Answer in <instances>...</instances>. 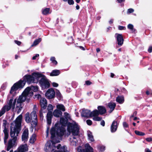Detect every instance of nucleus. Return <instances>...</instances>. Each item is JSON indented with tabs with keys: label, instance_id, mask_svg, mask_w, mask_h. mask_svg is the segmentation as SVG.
Segmentation results:
<instances>
[{
	"label": "nucleus",
	"instance_id": "obj_34",
	"mask_svg": "<svg viewBox=\"0 0 152 152\" xmlns=\"http://www.w3.org/2000/svg\"><path fill=\"white\" fill-rule=\"evenodd\" d=\"M4 142L5 144L7 142V140L8 138V132H4Z\"/></svg>",
	"mask_w": 152,
	"mask_h": 152
},
{
	"label": "nucleus",
	"instance_id": "obj_33",
	"mask_svg": "<svg viewBox=\"0 0 152 152\" xmlns=\"http://www.w3.org/2000/svg\"><path fill=\"white\" fill-rule=\"evenodd\" d=\"M36 140V135H33L30 139V142L31 143H33Z\"/></svg>",
	"mask_w": 152,
	"mask_h": 152
},
{
	"label": "nucleus",
	"instance_id": "obj_12",
	"mask_svg": "<svg viewBox=\"0 0 152 152\" xmlns=\"http://www.w3.org/2000/svg\"><path fill=\"white\" fill-rule=\"evenodd\" d=\"M34 73H33L32 74L33 76L28 75L26 76L25 77L26 81L29 84L32 83H35L37 82L35 81V79H36V78L33 75Z\"/></svg>",
	"mask_w": 152,
	"mask_h": 152
},
{
	"label": "nucleus",
	"instance_id": "obj_7",
	"mask_svg": "<svg viewBox=\"0 0 152 152\" xmlns=\"http://www.w3.org/2000/svg\"><path fill=\"white\" fill-rule=\"evenodd\" d=\"M53 107L51 104H49L48 106V112L47 115V121L48 124L50 125L51 123V119L53 117L52 111Z\"/></svg>",
	"mask_w": 152,
	"mask_h": 152
},
{
	"label": "nucleus",
	"instance_id": "obj_11",
	"mask_svg": "<svg viewBox=\"0 0 152 152\" xmlns=\"http://www.w3.org/2000/svg\"><path fill=\"white\" fill-rule=\"evenodd\" d=\"M46 96L48 99H52L54 97L55 92L52 88L49 89L45 94Z\"/></svg>",
	"mask_w": 152,
	"mask_h": 152
},
{
	"label": "nucleus",
	"instance_id": "obj_53",
	"mask_svg": "<svg viewBox=\"0 0 152 152\" xmlns=\"http://www.w3.org/2000/svg\"><path fill=\"white\" fill-rule=\"evenodd\" d=\"M148 51L149 53H151L152 51V46L150 47L148 49Z\"/></svg>",
	"mask_w": 152,
	"mask_h": 152
},
{
	"label": "nucleus",
	"instance_id": "obj_27",
	"mask_svg": "<svg viewBox=\"0 0 152 152\" xmlns=\"http://www.w3.org/2000/svg\"><path fill=\"white\" fill-rule=\"evenodd\" d=\"M28 88H30V89L29 90L28 93L30 92L33 93V92L31 91L32 90H33L34 92L38 90V87L37 86H32L31 87H28Z\"/></svg>",
	"mask_w": 152,
	"mask_h": 152
},
{
	"label": "nucleus",
	"instance_id": "obj_1",
	"mask_svg": "<svg viewBox=\"0 0 152 152\" xmlns=\"http://www.w3.org/2000/svg\"><path fill=\"white\" fill-rule=\"evenodd\" d=\"M22 115H20L16 119L15 121L11 124L10 135L12 139L8 142L7 150L9 151L10 149L17 145L16 141L17 137L19 133V128L21 126Z\"/></svg>",
	"mask_w": 152,
	"mask_h": 152
},
{
	"label": "nucleus",
	"instance_id": "obj_20",
	"mask_svg": "<svg viewBox=\"0 0 152 152\" xmlns=\"http://www.w3.org/2000/svg\"><path fill=\"white\" fill-rule=\"evenodd\" d=\"M9 110V107L5 106H4L0 112V117L6 111H8Z\"/></svg>",
	"mask_w": 152,
	"mask_h": 152
},
{
	"label": "nucleus",
	"instance_id": "obj_26",
	"mask_svg": "<svg viewBox=\"0 0 152 152\" xmlns=\"http://www.w3.org/2000/svg\"><path fill=\"white\" fill-rule=\"evenodd\" d=\"M25 119L27 123H29L31 121V119L30 117L29 113H27L25 115Z\"/></svg>",
	"mask_w": 152,
	"mask_h": 152
},
{
	"label": "nucleus",
	"instance_id": "obj_44",
	"mask_svg": "<svg viewBox=\"0 0 152 152\" xmlns=\"http://www.w3.org/2000/svg\"><path fill=\"white\" fill-rule=\"evenodd\" d=\"M134 11V10L132 8H130L129 9H128L127 11V12L129 13H132Z\"/></svg>",
	"mask_w": 152,
	"mask_h": 152
},
{
	"label": "nucleus",
	"instance_id": "obj_51",
	"mask_svg": "<svg viewBox=\"0 0 152 152\" xmlns=\"http://www.w3.org/2000/svg\"><path fill=\"white\" fill-rule=\"evenodd\" d=\"M124 27L121 26H119L118 27V29L119 30H122L123 29H124Z\"/></svg>",
	"mask_w": 152,
	"mask_h": 152
},
{
	"label": "nucleus",
	"instance_id": "obj_19",
	"mask_svg": "<svg viewBox=\"0 0 152 152\" xmlns=\"http://www.w3.org/2000/svg\"><path fill=\"white\" fill-rule=\"evenodd\" d=\"M98 111L100 114L102 115L105 113L106 110L105 107L102 106H99L98 107Z\"/></svg>",
	"mask_w": 152,
	"mask_h": 152
},
{
	"label": "nucleus",
	"instance_id": "obj_6",
	"mask_svg": "<svg viewBox=\"0 0 152 152\" xmlns=\"http://www.w3.org/2000/svg\"><path fill=\"white\" fill-rule=\"evenodd\" d=\"M51 142L50 141H48L46 144L44 148L45 151L46 152H51L52 151L55 150L56 148L57 149H59L61 146L60 144L56 146L53 143L51 145Z\"/></svg>",
	"mask_w": 152,
	"mask_h": 152
},
{
	"label": "nucleus",
	"instance_id": "obj_48",
	"mask_svg": "<svg viewBox=\"0 0 152 152\" xmlns=\"http://www.w3.org/2000/svg\"><path fill=\"white\" fill-rule=\"evenodd\" d=\"M123 125L124 127H128V125L126 122H124L123 123Z\"/></svg>",
	"mask_w": 152,
	"mask_h": 152
},
{
	"label": "nucleus",
	"instance_id": "obj_37",
	"mask_svg": "<svg viewBox=\"0 0 152 152\" xmlns=\"http://www.w3.org/2000/svg\"><path fill=\"white\" fill-rule=\"evenodd\" d=\"M128 28L130 29L132 31H133L134 32L135 31V29H134V26H133L132 24H129L128 25Z\"/></svg>",
	"mask_w": 152,
	"mask_h": 152
},
{
	"label": "nucleus",
	"instance_id": "obj_42",
	"mask_svg": "<svg viewBox=\"0 0 152 152\" xmlns=\"http://www.w3.org/2000/svg\"><path fill=\"white\" fill-rule=\"evenodd\" d=\"M50 60L52 61V62L55 65H56L57 64V61L55 60V58L54 57H52L50 58Z\"/></svg>",
	"mask_w": 152,
	"mask_h": 152
},
{
	"label": "nucleus",
	"instance_id": "obj_25",
	"mask_svg": "<svg viewBox=\"0 0 152 152\" xmlns=\"http://www.w3.org/2000/svg\"><path fill=\"white\" fill-rule=\"evenodd\" d=\"M60 74V72L58 70H53L50 73V75L51 76H56Z\"/></svg>",
	"mask_w": 152,
	"mask_h": 152
},
{
	"label": "nucleus",
	"instance_id": "obj_16",
	"mask_svg": "<svg viewBox=\"0 0 152 152\" xmlns=\"http://www.w3.org/2000/svg\"><path fill=\"white\" fill-rule=\"evenodd\" d=\"M40 104L42 108L45 109L47 105V102L46 99L44 98H42L40 100Z\"/></svg>",
	"mask_w": 152,
	"mask_h": 152
},
{
	"label": "nucleus",
	"instance_id": "obj_32",
	"mask_svg": "<svg viewBox=\"0 0 152 152\" xmlns=\"http://www.w3.org/2000/svg\"><path fill=\"white\" fill-rule=\"evenodd\" d=\"M7 121L5 120H3V126L4 127V129L3 130V132H8V131L6 128Z\"/></svg>",
	"mask_w": 152,
	"mask_h": 152
},
{
	"label": "nucleus",
	"instance_id": "obj_21",
	"mask_svg": "<svg viewBox=\"0 0 152 152\" xmlns=\"http://www.w3.org/2000/svg\"><path fill=\"white\" fill-rule=\"evenodd\" d=\"M108 106L110 109V113H111L114 109L116 106V104L114 103L110 102L108 103Z\"/></svg>",
	"mask_w": 152,
	"mask_h": 152
},
{
	"label": "nucleus",
	"instance_id": "obj_5",
	"mask_svg": "<svg viewBox=\"0 0 152 152\" xmlns=\"http://www.w3.org/2000/svg\"><path fill=\"white\" fill-rule=\"evenodd\" d=\"M33 75L36 78L37 82L39 80V82L42 88H48L49 87L50 83L45 75L39 73H34Z\"/></svg>",
	"mask_w": 152,
	"mask_h": 152
},
{
	"label": "nucleus",
	"instance_id": "obj_50",
	"mask_svg": "<svg viewBox=\"0 0 152 152\" xmlns=\"http://www.w3.org/2000/svg\"><path fill=\"white\" fill-rule=\"evenodd\" d=\"M86 84L87 85H89L91 84V83L88 80L86 81Z\"/></svg>",
	"mask_w": 152,
	"mask_h": 152
},
{
	"label": "nucleus",
	"instance_id": "obj_49",
	"mask_svg": "<svg viewBox=\"0 0 152 152\" xmlns=\"http://www.w3.org/2000/svg\"><path fill=\"white\" fill-rule=\"evenodd\" d=\"M15 42L18 45H20L21 44V42H20L17 40H15Z\"/></svg>",
	"mask_w": 152,
	"mask_h": 152
},
{
	"label": "nucleus",
	"instance_id": "obj_22",
	"mask_svg": "<svg viewBox=\"0 0 152 152\" xmlns=\"http://www.w3.org/2000/svg\"><path fill=\"white\" fill-rule=\"evenodd\" d=\"M62 114V112L61 111L58 110H55L53 112V115L57 117H60V115H61Z\"/></svg>",
	"mask_w": 152,
	"mask_h": 152
},
{
	"label": "nucleus",
	"instance_id": "obj_63",
	"mask_svg": "<svg viewBox=\"0 0 152 152\" xmlns=\"http://www.w3.org/2000/svg\"><path fill=\"white\" fill-rule=\"evenodd\" d=\"M114 75L112 73H111V77H113L114 76Z\"/></svg>",
	"mask_w": 152,
	"mask_h": 152
},
{
	"label": "nucleus",
	"instance_id": "obj_38",
	"mask_svg": "<svg viewBox=\"0 0 152 152\" xmlns=\"http://www.w3.org/2000/svg\"><path fill=\"white\" fill-rule=\"evenodd\" d=\"M102 119V118L96 116L93 118V119L95 121H100Z\"/></svg>",
	"mask_w": 152,
	"mask_h": 152
},
{
	"label": "nucleus",
	"instance_id": "obj_39",
	"mask_svg": "<svg viewBox=\"0 0 152 152\" xmlns=\"http://www.w3.org/2000/svg\"><path fill=\"white\" fill-rule=\"evenodd\" d=\"M66 146H64L63 147H60L59 149L61 150V152H68L65 149Z\"/></svg>",
	"mask_w": 152,
	"mask_h": 152
},
{
	"label": "nucleus",
	"instance_id": "obj_17",
	"mask_svg": "<svg viewBox=\"0 0 152 152\" xmlns=\"http://www.w3.org/2000/svg\"><path fill=\"white\" fill-rule=\"evenodd\" d=\"M31 120L33 122H34V124H36L37 121V117L35 111H33L31 114Z\"/></svg>",
	"mask_w": 152,
	"mask_h": 152
},
{
	"label": "nucleus",
	"instance_id": "obj_9",
	"mask_svg": "<svg viewBox=\"0 0 152 152\" xmlns=\"http://www.w3.org/2000/svg\"><path fill=\"white\" fill-rule=\"evenodd\" d=\"M28 150V148L27 145H21L18 147L17 150L14 152H26ZM1 152H6L4 151H2ZM10 152H13V150H11Z\"/></svg>",
	"mask_w": 152,
	"mask_h": 152
},
{
	"label": "nucleus",
	"instance_id": "obj_18",
	"mask_svg": "<svg viewBox=\"0 0 152 152\" xmlns=\"http://www.w3.org/2000/svg\"><path fill=\"white\" fill-rule=\"evenodd\" d=\"M81 115L83 117L87 118L91 117V112L88 110H84L82 112Z\"/></svg>",
	"mask_w": 152,
	"mask_h": 152
},
{
	"label": "nucleus",
	"instance_id": "obj_24",
	"mask_svg": "<svg viewBox=\"0 0 152 152\" xmlns=\"http://www.w3.org/2000/svg\"><path fill=\"white\" fill-rule=\"evenodd\" d=\"M99 114L98 111L96 110L92 112H91V117H95L96 116H97Z\"/></svg>",
	"mask_w": 152,
	"mask_h": 152
},
{
	"label": "nucleus",
	"instance_id": "obj_35",
	"mask_svg": "<svg viewBox=\"0 0 152 152\" xmlns=\"http://www.w3.org/2000/svg\"><path fill=\"white\" fill-rule=\"evenodd\" d=\"M135 133L137 135L140 136H144L145 135V134L142 132L135 130L134 131Z\"/></svg>",
	"mask_w": 152,
	"mask_h": 152
},
{
	"label": "nucleus",
	"instance_id": "obj_29",
	"mask_svg": "<svg viewBox=\"0 0 152 152\" xmlns=\"http://www.w3.org/2000/svg\"><path fill=\"white\" fill-rule=\"evenodd\" d=\"M56 107L57 109H59L63 111H64L65 110V107L63 104H58L56 106Z\"/></svg>",
	"mask_w": 152,
	"mask_h": 152
},
{
	"label": "nucleus",
	"instance_id": "obj_55",
	"mask_svg": "<svg viewBox=\"0 0 152 152\" xmlns=\"http://www.w3.org/2000/svg\"><path fill=\"white\" fill-rule=\"evenodd\" d=\"M35 98H37L38 99H39V98L40 97V95L39 94H37L35 96Z\"/></svg>",
	"mask_w": 152,
	"mask_h": 152
},
{
	"label": "nucleus",
	"instance_id": "obj_15",
	"mask_svg": "<svg viewBox=\"0 0 152 152\" xmlns=\"http://www.w3.org/2000/svg\"><path fill=\"white\" fill-rule=\"evenodd\" d=\"M117 128V123L116 121H114L111 126V131L112 132H115Z\"/></svg>",
	"mask_w": 152,
	"mask_h": 152
},
{
	"label": "nucleus",
	"instance_id": "obj_10",
	"mask_svg": "<svg viewBox=\"0 0 152 152\" xmlns=\"http://www.w3.org/2000/svg\"><path fill=\"white\" fill-rule=\"evenodd\" d=\"M16 100V99H15L14 100L12 99H11L8 103V104L5 106L9 107V110L12 108V111H13L15 108V106Z\"/></svg>",
	"mask_w": 152,
	"mask_h": 152
},
{
	"label": "nucleus",
	"instance_id": "obj_36",
	"mask_svg": "<svg viewBox=\"0 0 152 152\" xmlns=\"http://www.w3.org/2000/svg\"><path fill=\"white\" fill-rule=\"evenodd\" d=\"M50 9L46 8L42 11V12L44 15H47L49 13Z\"/></svg>",
	"mask_w": 152,
	"mask_h": 152
},
{
	"label": "nucleus",
	"instance_id": "obj_40",
	"mask_svg": "<svg viewBox=\"0 0 152 152\" xmlns=\"http://www.w3.org/2000/svg\"><path fill=\"white\" fill-rule=\"evenodd\" d=\"M64 116L66 119L68 120V119H70V115L67 113L65 112L64 113Z\"/></svg>",
	"mask_w": 152,
	"mask_h": 152
},
{
	"label": "nucleus",
	"instance_id": "obj_61",
	"mask_svg": "<svg viewBox=\"0 0 152 152\" xmlns=\"http://www.w3.org/2000/svg\"><path fill=\"white\" fill-rule=\"evenodd\" d=\"M96 51L97 53L99 52L100 51V49H99V48H97L96 49Z\"/></svg>",
	"mask_w": 152,
	"mask_h": 152
},
{
	"label": "nucleus",
	"instance_id": "obj_62",
	"mask_svg": "<svg viewBox=\"0 0 152 152\" xmlns=\"http://www.w3.org/2000/svg\"><path fill=\"white\" fill-rule=\"evenodd\" d=\"M113 20H111L109 21V23H110V24H111V23H113Z\"/></svg>",
	"mask_w": 152,
	"mask_h": 152
},
{
	"label": "nucleus",
	"instance_id": "obj_3",
	"mask_svg": "<svg viewBox=\"0 0 152 152\" xmlns=\"http://www.w3.org/2000/svg\"><path fill=\"white\" fill-rule=\"evenodd\" d=\"M60 121L61 124L58 123L56 124L54 127L51 129L50 133L52 137H54L56 134L60 137H61L64 134L65 130L62 125L65 123L66 121L64 118L61 117Z\"/></svg>",
	"mask_w": 152,
	"mask_h": 152
},
{
	"label": "nucleus",
	"instance_id": "obj_4",
	"mask_svg": "<svg viewBox=\"0 0 152 152\" xmlns=\"http://www.w3.org/2000/svg\"><path fill=\"white\" fill-rule=\"evenodd\" d=\"M30 88H27L22 93V94L20 96L17 100L16 109L19 108L17 113H19L22 108V104L27 99H29L30 97L33 95V93L30 92L28 93Z\"/></svg>",
	"mask_w": 152,
	"mask_h": 152
},
{
	"label": "nucleus",
	"instance_id": "obj_57",
	"mask_svg": "<svg viewBox=\"0 0 152 152\" xmlns=\"http://www.w3.org/2000/svg\"><path fill=\"white\" fill-rule=\"evenodd\" d=\"M101 151H103L104 150V147H101Z\"/></svg>",
	"mask_w": 152,
	"mask_h": 152
},
{
	"label": "nucleus",
	"instance_id": "obj_28",
	"mask_svg": "<svg viewBox=\"0 0 152 152\" xmlns=\"http://www.w3.org/2000/svg\"><path fill=\"white\" fill-rule=\"evenodd\" d=\"M88 139L91 142L94 141V140L93 136L92 133L90 132H88Z\"/></svg>",
	"mask_w": 152,
	"mask_h": 152
},
{
	"label": "nucleus",
	"instance_id": "obj_45",
	"mask_svg": "<svg viewBox=\"0 0 152 152\" xmlns=\"http://www.w3.org/2000/svg\"><path fill=\"white\" fill-rule=\"evenodd\" d=\"M68 1L69 4H74V1L73 0H68Z\"/></svg>",
	"mask_w": 152,
	"mask_h": 152
},
{
	"label": "nucleus",
	"instance_id": "obj_46",
	"mask_svg": "<svg viewBox=\"0 0 152 152\" xmlns=\"http://www.w3.org/2000/svg\"><path fill=\"white\" fill-rule=\"evenodd\" d=\"M148 142L152 141V138L151 137L147 138L145 139Z\"/></svg>",
	"mask_w": 152,
	"mask_h": 152
},
{
	"label": "nucleus",
	"instance_id": "obj_56",
	"mask_svg": "<svg viewBox=\"0 0 152 152\" xmlns=\"http://www.w3.org/2000/svg\"><path fill=\"white\" fill-rule=\"evenodd\" d=\"M145 152H151V151L148 148H146L145 150Z\"/></svg>",
	"mask_w": 152,
	"mask_h": 152
},
{
	"label": "nucleus",
	"instance_id": "obj_14",
	"mask_svg": "<svg viewBox=\"0 0 152 152\" xmlns=\"http://www.w3.org/2000/svg\"><path fill=\"white\" fill-rule=\"evenodd\" d=\"M117 39L118 41V44L119 45H121L123 43L124 39L121 34H116Z\"/></svg>",
	"mask_w": 152,
	"mask_h": 152
},
{
	"label": "nucleus",
	"instance_id": "obj_13",
	"mask_svg": "<svg viewBox=\"0 0 152 152\" xmlns=\"http://www.w3.org/2000/svg\"><path fill=\"white\" fill-rule=\"evenodd\" d=\"M28 137V129H25L23 131L22 135V140L25 142L27 141Z\"/></svg>",
	"mask_w": 152,
	"mask_h": 152
},
{
	"label": "nucleus",
	"instance_id": "obj_47",
	"mask_svg": "<svg viewBox=\"0 0 152 152\" xmlns=\"http://www.w3.org/2000/svg\"><path fill=\"white\" fill-rule=\"evenodd\" d=\"M52 84L53 87H57L58 86V83L55 82L52 83Z\"/></svg>",
	"mask_w": 152,
	"mask_h": 152
},
{
	"label": "nucleus",
	"instance_id": "obj_23",
	"mask_svg": "<svg viewBox=\"0 0 152 152\" xmlns=\"http://www.w3.org/2000/svg\"><path fill=\"white\" fill-rule=\"evenodd\" d=\"M85 147L86 152H93V148L89 146L88 144H86Z\"/></svg>",
	"mask_w": 152,
	"mask_h": 152
},
{
	"label": "nucleus",
	"instance_id": "obj_2",
	"mask_svg": "<svg viewBox=\"0 0 152 152\" xmlns=\"http://www.w3.org/2000/svg\"><path fill=\"white\" fill-rule=\"evenodd\" d=\"M68 131L72 133L74 136L69 139L71 145L76 146L77 144V140L75 136H78L79 134V127L76 124L71 123L69 124L67 128Z\"/></svg>",
	"mask_w": 152,
	"mask_h": 152
},
{
	"label": "nucleus",
	"instance_id": "obj_59",
	"mask_svg": "<svg viewBox=\"0 0 152 152\" xmlns=\"http://www.w3.org/2000/svg\"><path fill=\"white\" fill-rule=\"evenodd\" d=\"M76 8L77 10L79 9L80 7L78 5H77V6H76Z\"/></svg>",
	"mask_w": 152,
	"mask_h": 152
},
{
	"label": "nucleus",
	"instance_id": "obj_64",
	"mask_svg": "<svg viewBox=\"0 0 152 152\" xmlns=\"http://www.w3.org/2000/svg\"><path fill=\"white\" fill-rule=\"evenodd\" d=\"M137 113V112L136 111H135L133 113V115H136Z\"/></svg>",
	"mask_w": 152,
	"mask_h": 152
},
{
	"label": "nucleus",
	"instance_id": "obj_54",
	"mask_svg": "<svg viewBox=\"0 0 152 152\" xmlns=\"http://www.w3.org/2000/svg\"><path fill=\"white\" fill-rule=\"evenodd\" d=\"M101 124L103 126H104L105 125V122L103 120L101 122Z\"/></svg>",
	"mask_w": 152,
	"mask_h": 152
},
{
	"label": "nucleus",
	"instance_id": "obj_43",
	"mask_svg": "<svg viewBox=\"0 0 152 152\" xmlns=\"http://www.w3.org/2000/svg\"><path fill=\"white\" fill-rule=\"evenodd\" d=\"M86 123L87 124L89 125H91L92 124V122L90 120H87L86 121Z\"/></svg>",
	"mask_w": 152,
	"mask_h": 152
},
{
	"label": "nucleus",
	"instance_id": "obj_58",
	"mask_svg": "<svg viewBox=\"0 0 152 152\" xmlns=\"http://www.w3.org/2000/svg\"><path fill=\"white\" fill-rule=\"evenodd\" d=\"M57 94L58 95V96H61V94L59 92V91H58V92H57Z\"/></svg>",
	"mask_w": 152,
	"mask_h": 152
},
{
	"label": "nucleus",
	"instance_id": "obj_60",
	"mask_svg": "<svg viewBox=\"0 0 152 152\" xmlns=\"http://www.w3.org/2000/svg\"><path fill=\"white\" fill-rule=\"evenodd\" d=\"M119 2H121L124 1L125 0H117Z\"/></svg>",
	"mask_w": 152,
	"mask_h": 152
},
{
	"label": "nucleus",
	"instance_id": "obj_8",
	"mask_svg": "<svg viewBox=\"0 0 152 152\" xmlns=\"http://www.w3.org/2000/svg\"><path fill=\"white\" fill-rule=\"evenodd\" d=\"M25 84V81L24 80L20 81L18 83H15L11 88L10 91V93H12L14 91L16 90L18 88H22Z\"/></svg>",
	"mask_w": 152,
	"mask_h": 152
},
{
	"label": "nucleus",
	"instance_id": "obj_41",
	"mask_svg": "<svg viewBox=\"0 0 152 152\" xmlns=\"http://www.w3.org/2000/svg\"><path fill=\"white\" fill-rule=\"evenodd\" d=\"M43 110L42 109L39 111V116L40 118V119L42 120L43 119Z\"/></svg>",
	"mask_w": 152,
	"mask_h": 152
},
{
	"label": "nucleus",
	"instance_id": "obj_30",
	"mask_svg": "<svg viewBox=\"0 0 152 152\" xmlns=\"http://www.w3.org/2000/svg\"><path fill=\"white\" fill-rule=\"evenodd\" d=\"M41 41V39L40 38L35 40L31 45L32 47L36 46L38 45Z\"/></svg>",
	"mask_w": 152,
	"mask_h": 152
},
{
	"label": "nucleus",
	"instance_id": "obj_31",
	"mask_svg": "<svg viewBox=\"0 0 152 152\" xmlns=\"http://www.w3.org/2000/svg\"><path fill=\"white\" fill-rule=\"evenodd\" d=\"M117 102L120 103H123L124 101V98L123 96H118L116 99Z\"/></svg>",
	"mask_w": 152,
	"mask_h": 152
},
{
	"label": "nucleus",
	"instance_id": "obj_52",
	"mask_svg": "<svg viewBox=\"0 0 152 152\" xmlns=\"http://www.w3.org/2000/svg\"><path fill=\"white\" fill-rule=\"evenodd\" d=\"M39 56V55L38 54H36L35 56H34L32 58V59L33 60H34L36 59V58L38 57Z\"/></svg>",
	"mask_w": 152,
	"mask_h": 152
}]
</instances>
